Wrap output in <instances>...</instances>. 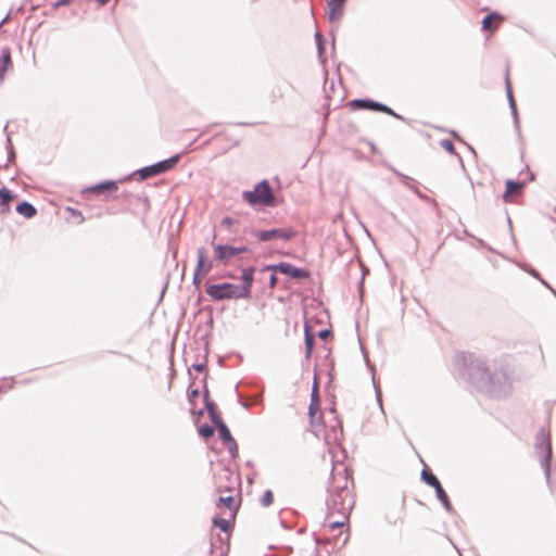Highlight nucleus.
Segmentation results:
<instances>
[{
    "label": "nucleus",
    "instance_id": "nucleus-30",
    "mask_svg": "<svg viewBox=\"0 0 556 556\" xmlns=\"http://www.w3.org/2000/svg\"><path fill=\"white\" fill-rule=\"evenodd\" d=\"M439 143L448 154L456 156L463 165V159L460 154L457 153L454 142L451 139H442Z\"/></svg>",
    "mask_w": 556,
    "mask_h": 556
},
{
    "label": "nucleus",
    "instance_id": "nucleus-16",
    "mask_svg": "<svg viewBox=\"0 0 556 556\" xmlns=\"http://www.w3.org/2000/svg\"><path fill=\"white\" fill-rule=\"evenodd\" d=\"M348 0H326L328 20L333 23L342 18Z\"/></svg>",
    "mask_w": 556,
    "mask_h": 556
},
{
    "label": "nucleus",
    "instance_id": "nucleus-13",
    "mask_svg": "<svg viewBox=\"0 0 556 556\" xmlns=\"http://www.w3.org/2000/svg\"><path fill=\"white\" fill-rule=\"evenodd\" d=\"M505 91H506L508 105H509V109H510V112L513 115L515 129L520 134L519 114H518L517 103H516V100H515V97L513 93V87H511V81L509 78L508 71L506 72V75H505Z\"/></svg>",
    "mask_w": 556,
    "mask_h": 556
},
{
    "label": "nucleus",
    "instance_id": "nucleus-43",
    "mask_svg": "<svg viewBox=\"0 0 556 556\" xmlns=\"http://www.w3.org/2000/svg\"><path fill=\"white\" fill-rule=\"evenodd\" d=\"M320 340H328L332 336V330L328 328L320 329L317 333H315Z\"/></svg>",
    "mask_w": 556,
    "mask_h": 556
},
{
    "label": "nucleus",
    "instance_id": "nucleus-32",
    "mask_svg": "<svg viewBox=\"0 0 556 556\" xmlns=\"http://www.w3.org/2000/svg\"><path fill=\"white\" fill-rule=\"evenodd\" d=\"M216 429L218 431V435H219V439L222 440L223 444L235 439L230 432V429L228 428V426L225 422H223Z\"/></svg>",
    "mask_w": 556,
    "mask_h": 556
},
{
    "label": "nucleus",
    "instance_id": "nucleus-1",
    "mask_svg": "<svg viewBox=\"0 0 556 556\" xmlns=\"http://www.w3.org/2000/svg\"><path fill=\"white\" fill-rule=\"evenodd\" d=\"M462 377L478 391L493 399H505L513 392L514 370L505 359L488 364L471 353L463 354Z\"/></svg>",
    "mask_w": 556,
    "mask_h": 556
},
{
    "label": "nucleus",
    "instance_id": "nucleus-6",
    "mask_svg": "<svg viewBox=\"0 0 556 556\" xmlns=\"http://www.w3.org/2000/svg\"><path fill=\"white\" fill-rule=\"evenodd\" d=\"M205 293L214 302L247 299L244 298L243 293H241V290L237 283L227 281L219 283H206Z\"/></svg>",
    "mask_w": 556,
    "mask_h": 556
},
{
    "label": "nucleus",
    "instance_id": "nucleus-60",
    "mask_svg": "<svg viewBox=\"0 0 556 556\" xmlns=\"http://www.w3.org/2000/svg\"><path fill=\"white\" fill-rule=\"evenodd\" d=\"M241 406L244 407V408H249V405L247 402H240Z\"/></svg>",
    "mask_w": 556,
    "mask_h": 556
},
{
    "label": "nucleus",
    "instance_id": "nucleus-33",
    "mask_svg": "<svg viewBox=\"0 0 556 556\" xmlns=\"http://www.w3.org/2000/svg\"><path fill=\"white\" fill-rule=\"evenodd\" d=\"M215 427L205 422L198 428V433L201 438L207 440L214 435Z\"/></svg>",
    "mask_w": 556,
    "mask_h": 556
},
{
    "label": "nucleus",
    "instance_id": "nucleus-51",
    "mask_svg": "<svg viewBox=\"0 0 556 556\" xmlns=\"http://www.w3.org/2000/svg\"><path fill=\"white\" fill-rule=\"evenodd\" d=\"M412 191L419 198V199H425L426 195L415 186Z\"/></svg>",
    "mask_w": 556,
    "mask_h": 556
},
{
    "label": "nucleus",
    "instance_id": "nucleus-28",
    "mask_svg": "<svg viewBox=\"0 0 556 556\" xmlns=\"http://www.w3.org/2000/svg\"><path fill=\"white\" fill-rule=\"evenodd\" d=\"M222 505L227 507L230 511H233V513H237V510L239 509V506L236 505L235 497L232 495L219 496L217 500L216 506L219 507Z\"/></svg>",
    "mask_w": 556,
    "mask_h": 556
},
{
    "label": "nucleus",
    "instance_id": "nucleus-19",
    "mask_svg": "<svg viewBox=\"0 0 556 556\" xmlns=\"http://www.w3.org/2000/svg\"><path fill=\"white\" fill-rule=\"evenodd\" d=\"M215 549H219L222 554H227L230 549V533H217L211 542V553Z\"/></svg>",
    "mask_w": 556,
    "mask_h": 556
},
{
    "label": "nucleus",
    "instance_id": "nucleus-39",
    "mask_svg": "<svg viewBox=\"0 0 556 556\" xmlns=\"http://www.w3.org/2000/svg\"><path fill=\"white\" fill-rule=\"evenodd\" d=\"M224 445L227 447L232 459H236L239 456L238 444L235 439L224 443Z\"/></svg>",
    "mask_w": 556,
    "mask_h": 556
},
{
    "label": "nucleus",
    "instance_id": "nucleus-10",
    "mask_svg": "<svg viewBox=\"0 0 556 556\" xmlns=\"http://www.w3.org/2000/svg\"><path fill=\"white\" fill-rule=\"evenodd\" d=\"M213 249L214 257L220 264H227L230 258L249 251L247 245L233 247L223 243L213 244Z\"/></svg>",
    "mask_w": 556,
    "mask_h": 556
},
{
    "label": "nucleus",
    "instance_id": "nucleus-21",
    "mask_svg": "<svg viewBox=\"0 0 556 556\" xmlns=\"http://www.w3.org/2000/svg\"><path fill=\"white\" fill-rule=\"evenodd\" d=\"M11 49L4 47L0 52V80L4 79L5 73L12 67Z\"/></svg>",
    "mask_w": 556,
    "mask_h": 556
},
{
    "label": "nucleus",
    "instance_id": "nucleus-2",
    "mask_svg": "<svg viewBox=\"0 0 556 556\" xmlns=\"http://www.w3.org/2000/svg\"><path fill=\"white\" fill-rule=\"evenodd\" d=\"M354 504V497L349 489L348 475L344 472L339 473V477H333L328 486L326 520L336 514H350Z\"/></svg>",
    "mask_w": 556,
    "mask_h": 556
},
{
    "label": "nucleus",
    "instance_id": "nucleus-52",
    "mask_svg": "<svg viewBox=\"0 0 556 556\" xmlns=\"http://www.w3.org/2000/svg\"><path fill=\"white\" fill-rule=\"evenodd\" d=\"M536 280H539L544 287H546L549 290L553 288L541 275L540 278H536Z\"/></svg>",
    "mask_w": 556,
    "mask_h": 556
},
{
    "label": "nucleus",
    "instance_id": "nucleus-5",
    "mask_svg": "<svg viewBox=\"0 0 556 556\" xmlns=\"http://www.w3.org/2000/svg\"><path fill=\"white\" fill-rule=\"evenodd\" d=\"M180 157H181V154L176 153L165 160L159 161L154 164L143 166V167L137 169L132 174L122 178L119 181L128 180L131 176H135V175L139 176L140 180H146L148 178L164 174V173L173 169L180 161Z\"/></svg>",
    "mask_w": 556,
    "mask_h": 556
},
{
    "label": "nucleus",
    "instance_id": "nucleus-54",
    "mask_svg": "<svg viewBox=\"0 0 556 556\" xmlns=\"http://www.w3.org/2000/svg\"><path fill=\"white\" fill-rule=\"evenodd\" d=\"M313 536H314V541L317 545L321 544V540L316 533H314Z\"/></svg>",
    "mask_w": 556,
    "mask_h": 556
},
{
    "label": "nucleus",
    "instance_id": "nucleus-25",
    "mask_svg": "<svg viewBox=\"0 0 556 556\" xmlns=\"http://www.w3.org/2000/svg\"><path fill=\"white\" fill-rule=\"evenodd\" d=\"M315 43L317 49V54L321 63L326 62V38L320 31L315 33Z\"/></svg>",
    "mask_w": 556,
    "mask_h": 556
},
{
    "label": "nucleus",
    "instance_id": "nucleus-48",
    "mask_svg": "<svg viewBox=\"0 0 556 556\" xmlns=\"http://www.w3.org/2000/svg\"><path fill=\"white\" fill-rule=\"evenodd\" d=\"M202 396H203V403L206 401H212L210 396V390L207 386H202Z\"/></svg>",
    "mask_w": 556,
    "mask_h": 556
},
{
    "label": "nucleus",
    "instance_id": "nucleus-29",
    "mask_svg": "<svg viewBox=\"0 0 556 556\" xmlns=\"http://www.w3.org/2000/svg\"><path fill=\"white\" fill-rule=\"evenodd\" d=\"M212 525L218 528L224 533H230L231 531V525L229 520L222 518L217 515L212 518Z\"/></svg>",
    "mask_w": 556,
    "mask_h": 556
},
{
    "label": "nucleus",
    "instance_id": "nucleus-22",
    "mask_svg": "<svg viewBox=\"0 0 556 556\" xmlns=\"http://www.w3.org/2000/svg\"><path fill=\"white\" fill-rule=\"evenodd\" d=\"M15 211L17 214L22 215L27 219H30L37 215L36 206L26 200L18 202L15 206Z\"/></svg>",
    "mask_w": 556,
    "mask_h": 556
},
{
    "label": "nucleus",
    "instance_id": "nucleus-58",
    "mask_svg": "<svg viewBox=\"0 0 556 556\" xmlns=\"http://www.w3.org/2000/svg\"><path fill=\"white\" fill-rule=\"evenodd\" d=\"M9 18V14L5 15V17L0 22V27L7 22Z\"/></svg>",
    "mask_w": 556,
    "mask_h": 556
},
{
    "label": "nucleus",
    "instance_id": "nucleus-45",
    "mask_svg": "<svg viewBox=\"0 0 556 556\" xmlns=\"http://www.w3.org/2000/svg\"><path fill=\"white\" fill-rule=\"evenodd\" d=\"M67 211L71 212L72 216L77 217V219H78L77 224H81L85 220V217L78 210L73 208V207H67Z\"/></svg>",
    "mask_w": 556,
    "mask_h": 556
},
{
    "label": "nucleus",
    "instance_id": "nucleus-42",
    "mask_svg": "<svg viewBox=\"0 0 556 556\" xmlns=\"http://www.w3.org/2000/svg\"><path fill=\"white\" fill-rule=\"evenodd\" d=\"M204 409L207 412V415L210 416L211 414H215V413H218V409H217V405L216 403L212 400V401H206L204 403Z\"/></svg>",
    "mask_w": 556,
    "mask_h": 556
},
{
    "label": "nucleus",
    "instance_id": "nucleus-34",
    "mask_svg": "<svg viewBox=\"0 0 556 556\" xmlns=\"http://www.w3.org/2000/svg\"><path fill=\"white\" fill-rule=\"evenodd\" d=\"M391 169H392V172H393L396 176H399V177L401 178L402 184H403L406 188H408V189H410V190H412V189L416 186V181H415L412 177H409V176H407V175H405V174H403V173L399 172L397 169H395V168H393V167H391Z\"/></svg>",
    "mask_w": 556,
    "mask_h": 556
},
{
    "label": "nucleus",
    "instance_id": "nucleus-40",
    "mask_svg": "<svg viewBox=\"0 0 556 556\" xmlns=\"http://www.w3.org/2000/svg\"><path fill=\"white\" fill-rule=\"evenodd\" d=\"M519 267L525 270L526 273H528L530 276H532L533 278H540V273L534 268L532 267L530 264L528 263H522V264H519Z\"/></svg>",
    "mask_w": 556,
    "mask_h": 556
},
{
    "label": "nucleus",
    "instance_id": "nucleus-9",
    "mask_svg": "<svg viewBox=\"0 0 556 556\" xmlns=\"http://www.w3.org/2000/svg\"><path fill=\"white\" fill-rule=\"evenodd\" d=\"M253 236L260 242H268L277 239L289 241L296 236V231L292 227L270 228L264 230H255L253 231Z\"/></svg>",
    "mask_w": 556,
    "mask_h": 556
},
{
    "label": "nucleus",
    "instance_id": "nucleus-63",
    "mask_svg": "<svg viewBox=\"0 0 556 556\" xmlns=\"http://www.w3.org/2000/svg\"><path fill=\"white\" fill-rule=\"evenodd\" d=\"M551 292L556 296V290L554 288L551 289Z\"/></svg>",
    "mask_w": 556,
    "mask_h": 556
},
{
    "label": "nucleus",
    "instance_id": "nucleus-47",
    "mask_svg": "<svg viewBox=\"0 0 556 556\" xmlns=\"http://www.w3.org/2000/svg\"><path fill=\"white\" fill-rule=\"evenodd\" d=\"M439 130L441 131H446L448 132L451 136H453L456 140L460 141V142H464V140L462 139V137L458 135V132L454 129H445L443 127H437Z\"/></svg>",
    "mask_w": 556,
    "mask_h": 556
},
{
    "label": "nucleus",
    "instance_id": "nucleus-31",
    "mask_svg": "<svg viewBox=\"0 0 556 556\" xmlns=\"http://www.w3.org/2000/svg\"><path fill=\"white\" fill-rule=\"evenodd\" d=\"M200 396V390L198 387H194V382L191 381L188 386V389H187V397H188V402L194 406L195 405V402L197 400L199 399Z\"/></svg>",
    "mask_w": 556,
    "mask_h": 556
},
{
    "label": "nucleus",
    "instance_id": "nucleus-64",
    "mask_svg": "<svg viewBox=\"0 0 556 556\" xmlns=\"http://www.w3.org/2000/svg\"><path fill=\"white\" fill-rule=\"evenodd\" d=\"M533 179H534V174H531V175L529 176V180H533Z\"/></svg>",
    "mask_w": 556,
    "mask_h": 556
},
{
    "label": "nucleus",
    "instance_id": "nucleus-35",
    "mask_svg": "<svg viewBox=\"0 0 556 556\" xmlns=\"http://www.w3.org/2000/svg\"><path fill=\"white\" fill-rule=\"evenodd\" d=\"M5 150H7V154H8V163L15 162L16 153H15V149L12 143V139H11L10 135H8L7 140H5Z\"/></svg>",
    "mask_w": 556,
    "mask_h": 556
},
{
    "label": "nucleus",
    "instance_id": "nucleus-17",
    "mask_svg": "<svg viewBox=\"0 0 556 556\" xmlns=\"http://www.w3.org/2000/svg\"><path fill=\"white\" fill-rule=\"evenodd\" d=\"M17 198V194H15L11 189L7 187L0 188V216L4 217L7 216L11 211V202Z\"/></svg>",
    "mask_w": 556,
    "mask_h": 556
},
{
    "label": "nucleus",
    "instance_id": "nucleus-53",
    "mask_svg": "<svg viewBox=\"0 0 556 556\" xmlns=\"http://www.w3.org/2000/svg\"><path fill=\"white\" fill-rule=\"evenodd\" d=\"M257 123H245V122H238L236 123L235 125H238V126H253V125H256Z\"/></svg>",
    "mask_w": 556,
    "mask_h": 556
},
{
    "label": "nucleus",
    "instance_id": "nucleus-38",
    "mask_svg": "<svg viewBox=\"0 0 556 556\" xmlns=\"http://www.w3.org/2000/svg\"><path fill=\"white\" fill-rule=\"evenodd\" d=\"M362 351H363V355H364V358L366 361V364H367V366L369 367V369L372 372V383H374V387H375V390H376L377 401H378L379 405L381 406L380 391L378 390L376 381H375V367H374V365H371L369 363L367 354L365 353V351L364 350H362Z\"/></svg>",
    "mask_w": 556,
    "mask_h": 556
},
{
    "label": "nucleus",
    "instance_id": "nucleus-23",
    "mask_svg": "<svg viewBox=\"0 0 556 556\" xmlns=\"http://www.w3.org/2000/svg\"><path fill=\"white\" fill-rule=\"evenodd\" d=\"M434 492H435V496H437L438 501L442 504L445 511L448 514H453L455 511L454 507L450 501V497H448L446 491L442 486V484L438 485V488L434 489Z\"/></svg>",
    "mask_w": 556,
    "mask_h": 556
},
{
    "label": "nucleus",
    "instance_id": "nucleus-7",
    "mask_svg": "<svg viewBox=\"0 0 556 556\" xmlns=\"http://www.w3.org/2000/svg\"><path fill=\"white\" fill-rule=\"evenodd\" d=\"M349 108L350 110L352 111H357V110H364V111H371V112H380V113H384L387 115H390L396 119H400V121H403L405 122V117L402 116L401 114L396 113L392 108H390L389 105L382 103V102H379V101H376L371 98H356V99H353L349 102Z\"/></svg>",
    "mask_w": 556,
    "mask_h": 556
},
{
    "label": "nucleus",
    "instance_id": "nucleus-36",
    "mask_svg": "<svg viewBox=\"0 0 556 556\" xmlns=\"http://www.w3.org/2000/svg\"><path fill=\"white\" fill-rule=\"evenodd\" d=\"M341 518L337 520H332L328 522V527L331 530L340 529L342 528L349 520L350 514H338Z\"/></svg>",
    "mask_w": 556,
    "mask_h": 556
},
{
    "label": "nucleus",
    "instance_id": "nucleus-14",
    "mask_svg": "<svg viewBox=\"0 0 556 556\" xmlns=\"http://www.w3.org/2000/svg\"><path fill=\"white\" fill-rule=\"evenodd\" d=\"M255 267L247 266L241 270V283L238 287L243 293L244 298L250 299L252 293V287L254 283Z\"/></svg>",
    "mask_w": 556,
    "mask_h": 556
},
{
    "label": "nucleus",
    "instance_id": "nucleus-46",
    "mask_svg": "<svg viewBox=\"0 0 556 556\" xmlns=\"http://www.w3.org/2000/svg\"><path fill=\"white\" fill-rule=\"evenodd\" d=\"M270 276H269V279H268V286L271 290H274L276 287H277V283H278V278L276 276L277 273H273L270 271Z\"/></svg>",
    "mask_w": 556,
    "mask_h": 556
},
{
    "label": "nucleus",
    "instance_id": "nucleus-37",
    "mask_svg": "<svg viewBox=\"0 0 556 556\" xmlns=\"http://www.w3.org/2000/svg\"><path fill=\"white\" fill-rule=\"evenodd\" d=\"M274 502V493L271 490H266L260 498V504L263 507H269Z\"/></svg>",
    "mask_w": 556,
    "mask_h": 556
},
{
    "label": "nucleus",
    "instance_id": "nucleus-3",
    "mask_svg": "<svg viewBox=\"0 0 556 556\" xmlns=\"http://www.w3.org/2000/svg\"><path fill=\"white\" fill-rule=\"evenodd\" d=\"M534 452L538 456L541 467L543 469L545 480L549 489L552 490V457H553V448H552V440L549 430L545 427H541L535 434L534 438Z\"/></svg>",
    "mask_w": 556,
    "mask_h": 556
},
{
    "label": "nucleus",
    "instance_id": "nucleus-15",
    "mask_svg": "<svg viewBox=\"0 0 556 556\" xmlns=\"http://www.w3.org/2000/svg\"><path fill=\"white\" fill-rule=\"evenodd\" d=\"M214 268V262L207 257V251L204 247L197 250V265L194 270L207 276Z\"/></svg>",
    "mask_w": 556,
    "mask_h": 556
},
{
    "label": "nucleus",
    "instance_id": "nucleus-26",
    "mask_svg": "<svg viewBox=\"0 0 556 556\" xmlns=\"http://www.w3.org/2000/svg\"><path fill=\"white\" fill-rule=\"evenodd\" d=\"M501 17V14L498 12H491L484 15L481 22V28L484 31L493 33L496 29V26L492 24V21L494 18Z\"/></svg>",
    "mask_w": 556,
    "mask_h": 556
},
{
    "label": "nucleus",
    "instance_id": "nucleus-8",
    "mask_svg": "<svg viewBox=\"0 0 556 556\" xmlns=\"http://www.w3.org/2000/svg\"><path fill=\"white\" fill-rule=\"evenodd\" d=\"M261 271H273L282 274L294 280L307 279L311 276V271L303 267H296L289 262H279L276 264H267L261 268Z\"/></svg>",
    "mask_w": 556,
    "mask_h": 556
},
{
    "label": "nucleus",
    "instance_id": "nucleus-18",
    "mask_svg": "<svg viewBox=\"0 0 556 556\" xmlns=\"http://www.w3.org/2000/svg\"><path fill=\"white\" fill-rule=\"evenodd\" d=\"M526 187V181L507 179L505 181V191L503 193V201L506 203L511 202V194H521Z\"/></svg>",
    "mask_w": 556,
    "mask_h": 556
},
{
    "label": "nucleus",
    "instance_id": "nucleus-56",
    "mask_svg": "<svg viewBox=\"0 0 556 556\" xmlns=\"http://www.w3.org/2000/svg\"><path fill=\"white\" fill-rule=\"evenodd\" d=\"M202 386H207V375L202 378Z\"/></svg>",
    "mask_w": 556,
    "mask_h": 556
},
{
    "label": "nucleus",
    "instance_id": "nucleus-27",
    "mask_svg": "<svg viewBox=\"0 0 556 556\" xmlns=\"http://www.w3.org/2000/svg\"><path fill=\"white\" fill-rule=\"evenodd\" d=\"M207 356H208V344H204V354L202 355V361H199V356H197V361L191 365V368L197 372H203L207 367Z\"/></svg>",
    "mask_w": 556,
    "mask_h": 556
},
{
    "label": "nucleus",
    "instance_id": "nucleus-49",
    "mask_svg": "<svg viewBox=\"0 0 556 556\" xmlns=\"http://www.w3.org/2000/svg\"><path fill=\"white\" fill-rule=\"evenodd\" d=\"M70 2H71V0H58V1L52 3V9L56 10V9H59L61 7L70 4Z\"/></svg>",
    "mask_w": 556,
    "mask_h": 556
},
{
    "label": "nucleus",
    "instance_id": "nucleus-57",
    "mask_svg": "<svg viewBox=\"0 0 556 556\" xmlns=\"http://www.w3.org/2000/svg\"><path fill=\"white\" fill-rule=\"evenodd\" d=\"M225 277L230 278V279H235L236 278V276L233 274H231V273H227L225 275Z\"/></svg>",
    "mask_w": 556,
    "mask_h": 556
},
{
    "label": "nucleus",
    "instance_id": "nucleus-61",
    "mask_svg": "<svg viewBox=\"0 0 556 556\" xmlns=\"http://www.w3.org/2000/svg\"><path fill=\"white\" fill-rule=\"evenodd\" d=\"M467 147H468V149H469L473 154H476L475 149H473L470 144H467Z\"/></svg>",
    "mask_w": 556,
    "mask_h": 556
},
{
    "label": "nucleus",
    "instance_id": "nucleus-41",
    "mask_svg": "<svg viewBox=\"0 0 556 556\" xmlns=\"http://www.w3.org/2000/svg\"><path fill=\"white\" fill-rule=\"evenodd\" d=\"M205 276L201 273H198L197 270H193L192 275V285L195 289H199L202 285V280Z\"/></svg>",
    "mask_w": 556,
    "mask_h": 556
},
{
    "label": "nucleus",
    "instance_id": "nucleus-24",
    "mask_svg": "<svg viewBox=\"0 0 556 556\" xmlns=\"http://www.w3.org/2000/svg\"><path fill=\"white\" fill-rule=\"evenodd\" d=\"M420 479L424 483H426L428 486L435 489L438 485H441L440 480L438 477L427 467L425 466L424 469L420 472Z\"/></svg>",
    "mask_w": 556,
    "mask_h": 556
},
{
    "label": "nucleus",
    "instance_id": "nucleus-20",
    "mask_svg": "<svg viewBox=\"0 0 556 556\" xmlns=\"http://www.w3.org/2000/svg\"><path fill=\"white\" fill-rule=\"evenodd\" d=\"M316 334L314 329L307 323L304 324V345H305V358H309L315 348Z\"/></svg>",
    "mask_w": 556,
    "mask_h": 556
},
{
    "label": "nucleus",
    "instance_id": "nucleus-62",
    "mask_svg": "<svg viewBox=\"0 0 556 556\" xmlns=\"http://www.w3.org/2000/svg\"><path fill=\"white\" fill-rule=\"evenodd\" d=\"M245 465H247L248 467H252V466H253V463H252V460H248Z\"/></svg>",
    "mask_w": 556,
    "mask_h": 556
},
{
    "label": "nucleus",
    "instance_id": "nucleus-12",
    "mask_svg": "<svg viewBox=\"0 0 556 556\" xmlns=\"http://www.w3.org/2000/svg\"><path fill=\"white\" fill-rule=\"evenodd\" d=\"M117 189H118L117 180L106 179V180H102L98 184H94L92 186L86 187L83 190V193H93L97 195H105L106 197V195L117 191Z\"/></svg>",
    "mask_w": 556,
    "mask_h": 556
},
{
    "label": "nucleus",
    "instance_id": "nucleus-4",
    "mask_svg": "<svg viewBox=\"0 0 556 556\" xmlns=\"http://www.w3.org/2000/svg\"><path fill=\"white\" fill-rule=\"evenodd\" d=\"M242 199L251 206H276V198L273 193L270 184L267 179H263L254 185L252 190H244Z\"/></svg>",
    "mask_w": 556,
    "mask_h": 556
},
{
    "label": "nucleus",
    "instance_id": "nucleus-44",
    "mask_svg": "<svg viewBox=\"0 0 556 556\" xmlns=\"http://www.w3.org/2000/svg\"><path fill=\"white\" fill-rule=\"evenodd\" d=\"M208 417L211 419L212 426H214L215 428L225 422L219 413L211 414Z\"/></svg>",
    "mask_w": 556,
    "mask_h": 556
},
{
    "label": "nucleus",
    "instance_id": "nucleus-59",
    "mask_svg": "<svg viewBox=\"0 0 556 556\" xmlns=\"http://www.w3.org/2000/svg\"><path fill=\"white\" fill-rule=\"evenodd\" d=\"M204 410H205L204 408L199 409V410H198V415H199V416H203Z\"/></svg>",
    "mask_w": 556,
    "mask_h": 556
},
{
    "label": "nucleus",
    "instance_id": "nucleus-50",
    "mask_svg": "<svg viewBox=\"0 0 556 556\" xmlns=\"http://www.w3.org/2000/svg\"><path fill=\"white\" fill-rule=\"evenodd\" d=\"M235 223L233 218H231L230 216H225L222 220V224L223 225H227V226H230Z\"/></svg>",
    "mask_w": 556,
    "mask_h": 556
},
{
    "label": "nucleus",
    "instance_id": "nucleus-11",
    "mask_svg": "<svg viewBox=\"0 0 556 556\" xmlns=\"http://www.w3.org/2000/svg\"><path fill=\"white\" fill-rule=\"evenodd\" d=\"M308 417L312 426L319 425L323 420V413L320 412L319 393L317 382H314L311 402L308 405Z\"/></svg>",
    "mask_w": 556,
    "mask_h": 556
},
{
    "label": "nucleus",
    "instance_id": "nucleus-55",
    "mask_svg": "<svg viewBox=\"0 0 556 556\" xmlns=\"http://www.w3.org/2000/svg\"><path fill=\"white\" fill-rule=\"evenodd\" d=\"M8 128H9V125H8V123H7V124L4 125V127H3V132H4L7 136H8V135H10V136H11V134L8 131Z\"/></svg>",
    "mask_w": 556,
    "mask_h": 556
}]
</instances>
